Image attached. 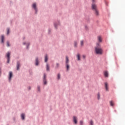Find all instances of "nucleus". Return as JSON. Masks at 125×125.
<instances>
[{"mask_svg": "<svg viewBox=\"0 0 125 125\" xmlns=\"http://www.w3.org/2000/svg\"><path fill=\"white\" fill-rule=\"evenodd\" d=\"M95 53L99 55H102L103 54V49L101 48L100 43L97 42L96 46L94 47Z\"/></svg>", "mask_w": 125, "mask_h": 125, "instance_id": "f257e3e1", "label": "nucleus"}, {"mask_svg": "<svg viewBox=\"0 0 125 125\" xmlns=\"http://www.w3.org/2000/svg\"><path fill=\"white\" fill-rule=\"evenodd\" d=\"M91 8L93 11L97 10V6L95 4V0H92Z\"/></svg>", "mask_w": 125, "mask_h": 125, "instance_id": "f03ea898", "label": "nucleus"}, {"mask_svg": "<svg viewBox=\"0 0 125 125\" xmlns=\"http://www.w3.org/2000/svg\"><path fill=\"white\" fill-rule=\"evenodd\" d=\"M104 83L106 91H109V84L108 83V82H105Z\"/></svg>", "mask_w": 125, "mask_h": 125, "instance_id": "7ed1b4c3", "label": "nucleus"}, {"mask_svg": "<svg viewBox=\"0 0 125 125\" xmlns=\"http://www.w3.org/2000/svg\"><path fill=\"white\" fill-rule=\"evenodd\" d=\"M6 57H7V63H9V61H10V53L9 52H8L6 54Z\"/></svg>", "mask_w": 125, "mask_h": 125, "instance_id": "20e7f679", "label": "nucleus"}, {"mask_svg": "<svg viewBox=\"0 0 125 125\" xmlns=\"http://www.w3.org/2000/svg\"><path fill=\"white\" fill-rule=\"evenodd\" d=\"M43 82L44 84H46V83H47V81H46V74L45 73H44L43 75Z\"/></svg>", "mask_w": 125, "mask_h": 125, "instance_id": "39448f33", "label": "nucleus"}, {"mask_svg": "<svg viewBox=\"0 0 125 125\" xmlns=\"http://www.w3.org/2000/svg\"><path fill=\"white\" fill-rule=\"evenodd\" d=\"M20 67H21V64H20V62L18 61L17 62V70L19 71L20 70Z\"/></svg>", "mask_w": 125, "mask_h": 125, "instance_id": "423d86ee", "label": "nucleus"}, {"mask_svg": "<svg viewBox=\"0 0 125 125\" xmlns=\"http://www.w3.org/2000/svg\"><path fill=\"white\" fill-rule=\"evenodd\" d=\"M78 118H77V117L76 116H73V122L74 123V124H75V125H77V124H78Z\"/></svg>", "mask_w": 125, "mask_h": 125, "instance_id": "0eeeda50", "label": "nucleus"}, {"mask_svg": "<svg viewBox=\"0 0 125 125\" xmlns=\"http://www.w3.org/2000/svg\"><path fill=\"white\" fill-rule=\"evenodd\" d=\"M104 75L105 78L109 77V73L107 71L104 72Z\"/></svg>", "mask_w": 125, "mask_h": 125, "instance_id": "6e6552de", "label": "nucleus"}, {"mask_svg": "<svg viewBox=\"0 0 125 125\" xmlns=\"http://www.w3.org/2000/svg\"><path fill=\"white\" fill-rule=\"evenodd\" d=\"M1 43H4V36L1 35L0 37Z\"/></svg>", "mask_w": 125, "mask_h": 125, "instance_id": "1a4fd4ad", "label": "nucleus"}, {"mask_svg": "<svg viewBox=\"0 0 125 125\" xmlns=\"http://www.w3.org/2000/svg\"><path fill=\"white\" fill-rule=\"evenodd\" d=\"M39 64H40V61H39V58H36L35 60V65L36 66H38Z\"/></svg>", "mask_w": 125, "mask_h": 125, "instance_id": "9d476101", "label": "nucleus"}, {"mask_svg": "<svg viewBox=\"0 0 125 125\" xmlns=\"http://www.w3.org/2000/svg\"><path fill=\"white\" fill-rule=\"evenodd\" d=\"M32 7H33L34 10H35L36 12L38 11V10L37 9V4H36V3L33 4Z\"/></svg>", "mask_w": 125, "mask_h": 125, "instance_id": "9b49d317", "label": "nucleus"}, {"mask_svg": "<svg viewBox=\"0 0 125 125\" xmlns=\"http://www.w3.org/2000/svg\"><path fill=\"white\" fill-rule=\"evenodd\" d=\"M97 40L99 42H102V37L100 36L97 37Z\"/></svg>", "mask_w": 125, "mask_h": 125, "instance_id": "f8f14e48", "label": "nucleus"}, {"mask_svg": "<svg viewBox=\"0 0 125 125\" xmlns=\"http://www.w3.org/2000/svg\"><path fill=\"white\" fill-rule=\"evenodd\" d=\"M25 117H26V115H25V113H21V119L22 120H25Z\"/></svg>", "mask_w": 125, "mask_h": 125, "instance_id": "ddd939ff", "label": "nucleus"}, {"mask_svg": "<svg viewBox=\"0 0 125 125\" xmlns=\"http://www.w3.org/2000/svg\"><path fill=\"white\" fill-rule=\"evenodd\" d=\"M12 76H13L12 72L10 71L9 72V81H11V78H12Z\"/></svg>", "mask_w": 125, "mask_h": 125, "instance_id": "4468645a", "label": "nucleus"}, {"mask_svg": "<svg viewBox=\"0 0 125 125\" xmlns=\"http://www.w3.org/2000/svg\"><path fill=\"white\" fill-rule=\"evenodd\" d=\"M94 11L95 12V14L96 16H98V15H99V12L98 11V10H95Z\"/></svg>", "mask_w": 125, "mask_h": 125, "instance_id": "2eb2a0df", "label": "nucleus"}, {"mask_svg": "<svg viewBox=\"0 0 125 125\" xmlns=\"http://www.w3.org/2000/svg\"><path fill=\"white\" fill-rule=\"evenodd\" d=\"M60 25V22L55 23L54 24V27L56 28V29H57V27H58V25Z\"/></svg>", "mask_w": 125, "mask_h": 125, "instance_id": "dca6fc26", "label": "nucleus"}, {"mask_svg": "<svg viewBox=\"0 0 125 125\" xmlns=\"http://www.w3.org/2000/svg\"><path fill=\"white\" fill-rule=\"evenodd\" d=\"M69 58L68 57V56L66 57V62H65V64H69Z\"/></svg>", "mask_w": 125, "mask_h": 125, "instance_id": "f3484780", "label": "nucleus"}, {"mask_svg": "<svg viewBox=\"0 0 125 125\" xmlns=\"http://www.w3.org/2000/svg\"><path fill=\"white\" fill-rule=\"evenodd\" d=\"M78 43H79V42L77 41H74V47H78Z\"/></svg>", "mask_w": 125, "mask_h": 125, "instance_id": "a211bd4d", "label": "nucleus"}, {"mask_svg": "<svg viewBox=\"0 0 125 125\" xmlns=\"http://www.w3.org/2000/svg\"><path fill=\"white\" fill-rule=\"evenodd\" d=\"M45 58V62H47L48 61V57L47 56V54H46L44 56Z\"/></svg>", "mask_w": 125, "mask_h": 125, "instance_id": "6ab92c4d", "label": "nucleus"}, {"mask_svg": "<svg viewBox=\"0 0 125 125\" xmlns=\"http://www.w3.org/2000/svg\"><path fill=\"white\" fill-rule=\"evenodd\" d=\"M110 106H114L115 105V103L113 102V101H111L109 102Z\"/></svg>", "mask_w": 125, "mask_h": 125, "instance_id": "aec40b11", "label": "nucleus"}, {"mask_svg": "<svg viewBox=\"0 0 125 125\" xmlns=\"http://www.w3.org/2000/svg\"><path fill=\"white\" fill-rule=\"evenodd\" d=\"M77 59L78 61L81 60V56H80V54H77Z\"/></svg>", "mask_w": 125, "mask_h": 125, "instance_id": "412c9836", "label": "nucleus"}, {"mask_svg": "<svg viewBox=\"0 0 125 125\" xmlns=\"http://www.w3.org/2000/svg\"><path fill=\"white\" fill-rule=\"evenodd\" d=\"M46 66V71H49V66L48 65V64H47Z\"/></svg>", "mask_w": 125, "mask_h": 125, "instance_id": "4be33fe9", "label": "nucleus"}, {"mask_svg": "<svg viewBox=\"0 0 125 125\" xmlns=\"http://www.w3.org/2000/svg\"><path fill=\"white\" fill-rule=\"evenodd\" d=\"M80 44L81 45V46H83V41H80Z\"/></svg>", "mask_w": 125, "mask_h": 125, "instance_id": "5701e85b", "label": "nucleus"}, {"mask_svg": "<svg viewBox=\"0 0 125 125\" xmlns=\"http://www.w3.org/2000/svg\"><path fill=\"white\" fill-rule=\"evenodd\" d=\"M66 66L67 71H69V69L70 68V66H69V64H66Z\"/></svg>", "mask_w": 125, "mask_h": 125, "instance_id": "b1692460", "label": "nucleus"}, {"mask_svg": "<svg viewBox=\"0 0 125 125\" xmlns=\"http://www.w3.org/2000/svg\"><path fill=\"white\" fill-rule=\"evenodd\" d=\"M60 77H61L60 74H58L57 76L58 80H60Z\"/></svg>", "mask_w": 125, "mask_h": 125, "instance_id": "393cba45", "label": "nucleus"}, {"mask_svg": "<svg viewBox=\"0 0 125 125\" xmlns=\"http://www.w3.org/2000/svg\"><path fill=\"white\" fill-rule=\"evenodd\" d=\"M97 97H98V100H99V99H100V94L99 93L97 94Z\"/></svg>", "mask_w": 125, "mask_h": 125, "instance_id": "a878e982", "label": "nucleus"}, {"mask_svg": "<svg viewBox=\"0 0 125 125\" xmlns=\"http://www.w3.org/2000/svg\"><path fill=\"white\" fill-rule=\"evenodd\" d=\"M38 91H41V87L40 86H38Z\"/></svg>", "mask_w": 125, "mask_h": 125, "instance_id": "bb28decb", "label": "nucleus"}, {"mask_svg": "<svg viewBox=\"0 0 125 125\" xmlns=\"http://www.w3.org/2000/svg\"><path fill=\"white\" fill-rule=\"evenodd\" d=\"M83 125V121H80V125Z\"/></svg>", "mask_w": 125, "mask_h": 125, "instance_id": "cd10ccee", "label": "nucleus"}, {"mask_svg": "<svg viewBox=\"0 0 125 125\" xmlns=\"http://www.w3.org/2000/svg\"><path fill=\"white\" fill-rule=\"evenodd\" d=\"M7 46H10L9 42H7Z\"/></svg>", "mask_w": 125, "mask_h": 125, "instance_id": "c85d7f7f", "label": "nucleus"}, {"mask_svg": "<svg viewBox=\"0 0 125 125\" xmlns=\"http://www.w3.org/2000/svg\"><path fill=\"white\" fill-rule=\"evenodd\" d=\"M90 124L91 125H93V121H92V120H91L90 122Z\"/></svg>", "mask_w": 125, "mask_h": 125, "instance_id": "c756f323", "label": "nucleus"}, {"mask_svg": "<svg viewBox=\"0 0 125 125\" xmlns=\"http://www.w3.org/2000/svg\"><path fill=\"white\" fill-rule=\"evenodd\" d=\"M9 28L7 29V34L8 35L9 34Z\"/></svg>", "mask_w": 125, "mask_h": 125, "instance_id": "7c9ffc66", "label": "nucleus"}, {"mask_svg": "<svg viewBox=\"0 0 125 125\" xmlns=\"http://www.w3.org/2000/svg\"><path fill=\"white\" fill-rule=\"evenodd\" d=\"M59 63H56V66H57V67H59Z\"/></svg>", "mask_w": 125, "mask_h": 125, "instance_id": "2f4dec72", "label": "nucleus"}, {"mask_svg": "<svg viewBox=\"0 0 125 125\" xmlns=\"http://www.w3.org/2000/svg\"><path fill=\"white\" fill-rule=\"evenodd\" d=\"M83 58H85V55H83Z\"/></svg>", "mask_w": 125, "mask_h": 125, "instance_id": "473e14b6", "label": "nucleus"}, {"mask_svg": "<svg viewBox=\"0 0 125 125\" xmlns=\"http://www.w3.org/2000/svg\"><path fill=\"white\" fill-rule=\"evenodd\" d=\"M29 89H31V87L29 86Z\"/></svg>", "mask_w": 125, "mask_h": 125, "instance_id": "72a5a7b5", "label": "nucleus"}, {"mask_svg": "<svg viewBox=\"0 0 125 125\" xmlns=\"http://www.w3.org/2000/svg\"><path fill=\"white\" fill-rule=\"evenodd\" d=\"M23 44L24 45L26 44V43L25 42H23Z\"/></svg>", "mask_w": 125, "mask_h": 125, "instance_id": "f704fd0d", "label": "nucleus"}]
</instances>
